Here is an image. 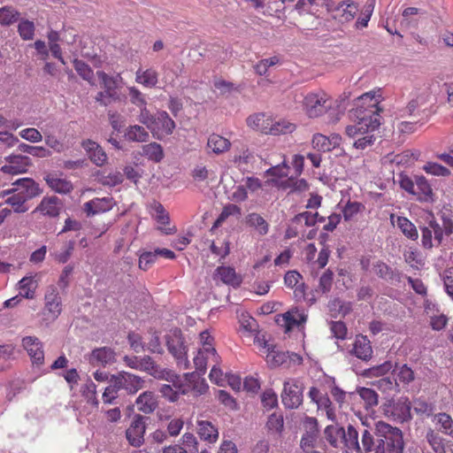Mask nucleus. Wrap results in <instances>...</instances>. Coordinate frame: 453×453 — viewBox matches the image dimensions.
Returning a JSON list of instances; mask_svg holds the SVG:
<instances>
[{"instance_id":"nucleus-50","label":"nucleus","mask_w":453,"mask_h":453,"mask_svg":"<svg viewBox=\"0 0 453 453\" xmlns=\"http://www.w3.org/2000/svg\"><path fill=\"white\" fill-rule=\"evenodd\" d=\"M17 151L27 153L37 157H46L50 156V151L43 147L31 146L26 143L19 144Z\"/></svg>"},{"instance_id":"nucleus-34","label":"nucleus","mask_w":453,"mask_h":453,"mask_svg":"<svg viewBox=\"0 0 453 453\" xmlns=\"http://www.w3.org/2000/svg\"><path fill=\"white\" fill-rule=\"evenodd\" d=\"M198 434L200 438L209 442L216 441L219 436L217 428L209 421H198Z\"/></svg>"},{"instance_id":"nucleus-22","label":"nucleus","mask_w":453,"mask_h":453,"mask_svg":"<svg viewBox=\"0 0 453 453\" xmlns=\"http://www.w3.org/2000/svg\"><path fill=\"white\" fill-rule=\"evenodd\" d=\"M324 436L327 442L334 448H339L341 440L345 436V429L338 424H332L324 429Z\"/></svg>"},{"instance_id":"nucleus-7","label":"nucleus","mask_w":453,"mask_h":453,"mask_svg":"<svg viewBox=\"0 0 453 453\" xmlns=\"http://www.w3.org/2000/svg\"><path fill=\"white\" fill-rule=\"evenodd\" d=\"M304 433L300 441V447L304 453H316L313 450L319 434V422L316 418L306 417L303 421Z\"/></svg>"},{"instance_id":"nucleus-1","label":"nucleus","mask_w":453,"mask_h":453,"mask_svg":"<svg viewBox=\"0 0 453 453\" xmlns=\"http://www.w3.org/2000/svg\"><path fill=\"white\" fill-rule=\"evenodd\" d=\"M377 437L376 453H403L404 441L403 431L384 421L375 423Z\"/></svg>"},{"instance_id":"nucleus-20","label":"nucleus","mask_w":453,"mask_h":453,"mask_svg":"<svg viewBox=\"0 0 453 453\" xmlns=\"http://www.w3.org/2000/svg\"><path fill=\"white\" fill-rule=\"evenodd\" d=\"M82 148L87 151L90 160L98 166L103 165L106 160L107 156L104 150L96 142L87 140L82 142Z\"/></svg>"},{"instance_id":"nucleus-33","label":"nucleus","mask_w":453,"mask_h":453,"mask_svg":"<svg viewBox=\"0 0 453 453\" xmlns=\"http://www.w3.org/2000/svg\"><path fill=\"white\" fill-rule=\"evenodd\" d=\"M142 150L141 154L155 163H159L164 158V150L159 143L150 142L142 146Z\"/></svg>"},{"instance_id":"nucleus-13","label":"nucleus","mask_w":453,"mask_h":453,"mask_svg":"<svg viewBox=\"0 0 453 453\" xmlns=\"http://www.w3.org/2000/svg\"><path fill=\"white\" fill-rule=\"evenodd\" d=\"M115 381L119 389L124 388L128 394H135L144 386V380L141 377L126 372L115 375Z\"/></svg>"},{"instance_id":"nucleus-16","label":"nucleus","mask_w":453,"mask_h":453,"mask_svg":"<svg viewBox=\"0 0 453 453\" xmlns=\"http://www.w3.org/2000/svg\"><path fill=\"white\" fill-rule=\"evenodd\" d=\"M88 361L92 365H111L116 362V352L110 347L96 348L92 350Z\"/></svg>"},{"instance_id":"nucleus-21","label":"nucleus","mask_w":453,"mask_h":453,"mask_svg":"<svg viewBox=\"0 0 453 453\" xmlns=\"http://www.w3.org/2000/svg\"><path fill=\"white\" fill-rule=\"evenodd\" d=\"M414 196L421 202H433V190L427 180L423 176H415Z\"/></svg>"},{"instance_id":"nucleus-46","label":"nucleus","mask_w":453,"mask_h":453,"mask_svg":"<svg viewBox=\"0 0 453 453\" xmlns=\"http://www.w3.org/2000/svg\"><path fill=\"white\" fill-rule=\"evenodd\" d=\"M302 220H304L305 226H312L317 222H324L325 217L319 216L318 212L311 213L310 211H303L292 219L293 223H300Z\"/></svg>"},{"instance_id":"nucleus-6","label":"nucleus","mask_w":453,"mask_h":453,"mask_svg":"<svg viewBox=\"0 0 453 453\" xmlns=\"http://www.w3.org/2000/svg\"><path fill=\"white\" fill-rule=\"evenodd\" d=\"M140 371L145 372L156 379L165 380L171 383H173L176 388H180L181 387L180 385L177 384V381H179L178 375H176L171 370L162 369L150 356H144L143 357H141Z\"/></svg>"},{"instance_id":"nucleus-32","label":"nucleus","mask_w":453,"mask_h":453,"mask_svg":"<svg viewBox=\"0 0 453 453\" xmlns=\"http://www.w3.org/2000/svg\"><path fill=\"white\" fill-rule=\"evenodd\" d=\"M282 317L286 323L287 331L291 330L293 326H299L304 324L307 320V315L300 312L297 309L285 312Z\"/></svg>"},{"instance_id":"nucleus-12","label":"nucleus","mask_w":453,"mask_h":453,"mask_svg":"<svg viewBox=\"0 0 453 453\" xmlns=\"http://www.w3.org/2000/svg\"><path fill=\"white\" fill-rule=\"evenodd\" d=\"M44 300L48 319L51 320L57 319L61 313L62 308L61 298L55 286L50 285L47 288Z\"/></svg>"},{"instance_id":"nucleus-15","label":"nucleus","mask_w":453,"mask_h":453,"mask_svg":"<svg viewBox=\"0 0 453 453\" xmlns=\"http://www.w3.org/2000/svg\"><path fill=\"white\" fill-rule=\"evenodd\" d=\"M6 160L9 162L8 165H4L2 171L5 173L18 174L23 173L27 171V167L31 165V159L27 156L20 154H13L9 156Z\"/></svg>"},{"instance_id":"nucleus-29","label":"nucleus","mask_w":453,"mask_h":453,"mask_svg":"<svg viewBox=\"0 0 453 453\" xmlns=\"http://www.w3.org/2000/svg\"><path fill=\"white\" fill-rule=\"evenodd\" d=\"M245 223L256 229L259 234L265 235L268 233L269 225L266 220L258 213L252 212L245 218Z\"/></svg>"},{"instance_id":"nucleus-48","label":"nucleus","mask_w":453,"mask_h":453,"mask_svg":"<svg viewBox=\"0 0 453 453\" xmlns=\"http://www.w3.org/2000/svg\"><path fill=\"white\" fill-rule=\"evenodd\" d=\"M397 226L406 237L411 240L418 239V234L417 228L408 219L404 217H398Z\"/></svg>"},{"instance_id":"nucleus-59","label":"nucleus","mask_w":453,"mask_h":453,"mask_svg":"<svg viewBox=\"0 0 453 453\" xmlns=\"http://www.w3.org/2000/svg\"><path fill=\"white\" fill-rule=\"evenodd\" d=\"M378 388L382 391L394 390L397 393L401 391L400 384L395 378L385 377L377 381Z\"/></svg>"},{"instance_id":"nucleus-55","label":"nucleus","mask_w":453,"mask_h":453,"mask_svg":"<svg viewBox=\"0 0 453 453\" xmlns=\"http://www.w3.org/2000/svg\"><path fill=\"white\" fill-rule=\"evenodd\" d=\"M5 203L10 204L12 207L13 211L16 213H24L28 211V206L25 203L24 199L17 196L16 193H14L12 196H10L5 200Z\"/></svg>"},{"instance_id":"nucleus-8","label":"nucleus","mask_w":453,"mask_h":453,"mask_svg":"<svg viewBox=\"0 0 453 453\" xmlns=\"http://www.w3.org/2000/svg\"><path fill=\"white\" fill-rule=\"evenodd\" d=\"M150 418L135 414L130 426L126 431V437L129 444L133 447H140L144 442V434L146 431V420Z\"/></svg>"},{"instance_id":"nucleus-58","label":"nucleus","mask_w":453,"mask_h":453,"mask_svg":"<svg viewBox=\"0 0 453 453\" xmlns=\"http://www.w3.org/2000/svg\"><path fill=\"white\" fill-rule=\"evenodd\" d=\"M18 32L24 40H31L35 34V25L27 19L20 21L18 26Z\"/></svg>"},{"instance_id":"nucleus-30","label":"nucleus","mask_w":453,"mask_h":453,"mask_svg":"<svg viewBox=\"0 0 453 453\" xmlns=\"http://www.w3.org/2000/svg\"><path fill=\"white\" fill-rule=\"evenodd\" d=\"M342 443H343L349 449H353L357 453H361V446L358 441V432L352 425L348 426L347 431H345V436L341 440V444Z\"/></svg>"},{"instance_id":"nucleus-4","label":"nucleus","mask_w":453,"mask_h":453,"mask_svg":"<svg viewBox=\"0 0 453 453\" xmlns=\"http://www.w3.org/2000/svg\"><path fill=\"white\" fill-rule=\"evenodd\" d=\"M168 351L176 358L179 365H183L184 369L189 366L187 358V346L182 336L181 330L175 328L165 336Z\"/></svg>"},{"instance_id":"nucleus-2","label":"nucleus","mask_w":453,"mask_h":453,"mask_svg":"<svg viewBox=\"0 0 453 453\" xmlns=\"http://www.w3.org/2000/svg\"><path fill=\"white\" fill-rule=\"evenodd\" d=\"M382 109L378 106V101L370 108H357L352 113V117L357 119V123L346 127V134L349 137H355L358 134H365L374 131L380 126V112Z\"/></svg>"},{"instance_id":"nucleus-38","label":"nucleus","mask_w":453,"mask_h":453,"mask_svg":"<svg viewBox=\"0 0 453 453\" xmlns=\"http://www.w3.org/2000/svg\"><path fill=\"white\" fill-rule=\"evenodd\" d=\"M296 129V126L287 120L274 122L271 119L267 134L279 135L290 134Z\"/></svg>"},{"instance_id":"nucleus-9","label":"nucleus","mask_w":453,"mask_h":453,"mask_svg":"<svg viewBox=\"0 0 453 453\" xmlns=\"http://www.w3.org/2000/svg\"><path fill=\"white\" fill-rule=\"evenodd\" d=\"M263 347L267 350L266 362L271 368L285 364L288 358L294 362L298 361L299 364L302 363L303 359L297 354L292 353L289 355L288 352L276 350V346L269 344L266 341L263 342Z\"/></svg>"},{"instance_id":"nucleus-26","label":"nucleus","mask_w":453,"mask_h":453,"mask_svg":"<svg viewBox=\"0 0 453 453\" xmlns=\"http://www.w3.org/2000/svg\"><path fill=\"white\" fill-rule=\"evenodd\" d=\"M328 309L333 318L339 316L344 318L352 311V303L344 302L340 298H334L328 303Z\"/></svg>"},{"instance_id":"nucleus-3","label":"nucleus","mask_w":453,"mask_h":453,"mask_svg":"<svg viewBox=\"0 0 453 453\" xmlns=\"http://www.w3.org/2000/svg\"><path fill=\"white\" fill-rule=\"evenodd\" d=\"M382 413L389 419L403 424L412 419L411 403L408 397L391 398L381 405Z\"/></svg>"},{"instance_id":"nucleus-54","label":"nucleus","mask_w":453,"mask_h":453,"mask_svg":"<svg viewBox=\"0 0 453 453\" xmlns=\"http://www.w3.org/2000/svg\"><path fill=\"white\" fill-rule=\"evenodd\" d=\"M110 385L105 388L103 394V400L104 403H111L117 397V392L119 390L117 381H115V375H111L109 380Z\"/></svg>"},{"instance_id":"nucleus-61","label":"nucleus","mask_w":453,"mask_h":453,"mask_svg":"<svg viewBox=\"0 0 453 453\" xmlns=\"http://www.w3.org/2000/svg\"><path fill=\"white\" fill-rule=\"evenodd\" d=\"M334 273L331 270H326L319 278V284L318 291L323 294H327L332 288Z\"/></svg>"},{"instance_id":"nucleus-28","label":"nucleus","mask_w":453,"mask_h":453,"mask_svg":"<svg viewBox=\"0 0 453 453\" xmlns=\"http://www.w3.org/2000/svg\"><path fill=\"white\" fill-rule=\"evenodd\" d=\"M216 274L224 283L233 287H238L242 283L241 277L236 274L235 270L232 267L219 266L216 269Z\"/></svg>"},{"instance_id":"nucleus-35","label":"nucleus","mask_w":453,"mask_h":453,"mask_svg":"<svg viewBox=\"0 0 453 453\" xmlns=\"http://www.w3.org/2000/svg\"><path fill=\"white\" fill-rule=\"evenodd\" d=\"M58 201V198L56 196L43 198L34 212L39 211L50 217H57L59 214V209L57 206Z\"/></svg>"},{"instance_id":"nucleus-64","label":"nucleus","mask_w":453,"mask_h":453,"mask_svg":"<svg viewBox=\"0 0 453 453\" xmlns=\"http://www.w3.org/2000/svg\"><path fill=\"white\" fill-rule=\"evenodd\" d=\"M155 119L156 117L151 115L145 107L141 109L139 121L145 125L154 134H156Z\"/></svg>"},{"instance_id":"nucleus-43","label":"nucleus","mask_w":453,"mask_h":453,"mask_svg":"<svg viewBox=\"0 0 453 453\" xmlns=\"http://www.w3.org/2000/svg\"><path fill=\"white\" fill-rule=\"evenodd\" d=\"M126 137L132 142H143L148 141L150 135L144 127L134 125L127 129Z\"/></svg>"},{"instance_id":"nucleus-18","label":"nucleus","mask_w":453,"mask_h":453,"mask_svg":"<svg viewBox=\"0 0 453 453\" xmlns=\"http://www.w3.org/2000/svg\"><path fill=\"white\" fill-rule=\"evenodd\" d=\"M372 352L373 351L371 342L367 339V337L364 335H357L350 353L355 355L359 359L368 361L372 358Z\"/></svg>"},{"instance_id":"nucleus-53","label":"nucleus","mask_w":453,"mask_h":453,"mask_svg":"<svg viewBox=\"0 0 453 453\" xmlns=\"http://www.w3.org/2000/svg\"><path fill=\"white\" fill-rule=\"evenodd\" d=\"M213 85L216 89L219 90L220 96H229L233 92H238V87L235 86L233 82L226 81L222 79H216L213 82Z\"/></svg>"},{"instance_id":"nucleus-10","label":"nucleus","mask_w":453,"mask_h":453,"mask_svg":"<svg viewBox=\"0 0 453 453\" xmlns=\"http://www.w3.org/2000/svg\"><path fill=\"white\" fill-rule=\"evenodd\" d=\"M282 403L286 408L296 409L303 402V389L297 381L284 382L283 393L281 395Z\"/></svg>"},{"instance_id":"nucleus-45","label":"nucleus","mask_w":453,"mask_h":453,"mask_svg":"<svg viewBox=\"0 0 453 453\" xmlns=\"http://www.w3.org/2000/svg\"><path fill=\"white\" fill-rule=\"evenodd\" d=\"M426 438L434 453H446L444 439L439 434L430 429L427 431Z\"/></svg>"},{"instance_id":"nucleus-56","label":"nucleus","mask_w":453,"mask_h":453,"mask_svg":"<svg viewBox=\"0 0 453 453\" xmlns=\"http://www.w3.org/2000/svg\"><path fill=\"white\" fill-rule=\"evenodd\" d=\"M312 147L318 151L326 152L331 150V143L328 137L322 134H316L312 138Z\"/></svg>"},{"instance_id":"nucleus-40","label":"nucleus","mask_w":453,"mask_h":453,"mask_svg":"<svg viewBox=\"0 0 453 453\" xmlns=\"http://www.w3.org/2000/svg\"><path fill=\"white\" fill-rule=\"evenodd\" d=\"M177 384L182 386V383L180 382V379L179 381H177ZM159 392L165 398L168 399L170 402H176L179 398L180 392L185 395L187 393V390L183 388V387H180V388H176L173 384V386L168 384H163L159 388Z\"/></svg>"},{"instance_id":"nucleus-51","label":"nucleus","mask_w":453,"mask_h":453,"mask_svg":"<svg viewBox=\"0 0 453 453\" xmlns=\"http://www.w3.org/2000/svg\"><path fill=\"white\" fill-rule=\"evenodd\" d=\"M361 453H369L374 451L376 453L377 440L375 441L373 435L368 430H364L361 434Z\"/></svg>"},{"instance_id":"nucleus-44","label":"nucleus","mask_w":453,"mask_h":453,"mask_svg":"<svg viewBox=\"0 0 453 453\" xmlns=\"http://www.w3.org/2000/svg\"><path fill=\"white\" fill-rule=\"evenodd\" d=\"M36 287L37 283L34 280L33 277H24L19 281V288L21 291L20 295L27 299L34 298Z\"/></svg>"},{"instance_id":"nucleus-19","label":"nucleus","mask_w":453,"mask_h":453,"mask_svg":"<svg viewBox=\"0 0 453 453\" xmlns=\"http://www.w3.org/2000/svg\"><path fill=\"white\" fill-rule=\"evenodd\" d=\"M111 197L94 198L84 203V211L87 216H93L100 212H105L112 208Z\"/></svg>"},{"instance_id":"nucleus-37","label":"nucleus","mask_w":453,"mask_h":453,"mask_svg":"<svg viewBox=\"0 0 453 453\" xmlns=\"http://www.w3.org/2000/svg\"><path fill=\"white\" fill-rule=\"evenodd\" d=\"M73 67L77 73L90 85H95L94 72L91 67L82 60L74 58L73 60Z\"/></svg>"},{"instance_id":"nucleus-11","label":"nucleus","mask_w":453,"mask_h":453,"mask_svg":"<svg viewBox=\"0 0 453 453\" xmlns=\"http://www.w3.org/2000/svg\"><path fill=\"white\" fill-rule=\"evenodd\" d=\"M14 191L17 196L24 199L25 203L28 200L38 196L42 194V190L40 188L38 183L30 178H21L13 182Z\"/></svg>"},{"instance_id":"nucleus-27","label":"nucleus","mask_w":453,"mask_h":453,"mask_svg":"<svg viewBox=\"0 0 453 453\" xmlns=\"http://www.w3.org/2000/svg\"><path fill=\"white\" fill-rule=\"evenodd\" d=\"M44 180L49 187L58 193L67 194L73 189V185L69 180L58 178L55 174H47Z\"/></svg>"},{"instance_id":"nucleus-36","label":"nucleus","mask_w":453,"mask_h":453,"mask_svg":"<svg viewBox=\"0 0 453 453\" xmlns=\"http://www.w3.org/2000/svg\"><path fill=\"white\" fill-rule=\"evenodd\" d=\"M156 133L159 130L165 132L167 134L173 133L175 128L174 121L169 117L167 112L162 111L157 114L155 119Z\"/></svg>"},{"instance_id":"nucleus-62","label":"nucleus","mask_w":453,"mask_h":453,"mask_svg":"<svg viewBox=\"0 0 453 453\" xmlns=\"http://www.w3.org/2000/svg\"><path fill=\"white\" fill-rule=\"evenodd\" d=\"M266 426L269 430L281 433L284 426L283 416L277 413L271 414L268 418Z\"/></svg>"},{"instance_id":"nucleus-41","label":"nucleus","mask_w":453,"mask_h":453,"mask_svg":"<svg viewBox=\"0 0 453 453\" xmlns=\"http://www.w3.org/2000/svg\"><path fill=\"white\" fill-rule=\"evenodd\" d=\"M96 75L101 80L103 88L107 91V94H111L115 96L117 94L115 90L118 88V81L120 76L112 77L103 71H98Z\"/></svg>"},{"instance_id":"nucleus-52","label":"nucleus","mask_w":453,"mask_h":453,"mask_svg":"<svg viewBox=\"0 0 453 453\" xmlns=\"http://www.w3.org/2000/svg\"><path fill=\"white\" fill-rule=\"evenodd\" d=\"M375 5V0H367L364 9L362 10L361 16L357 19L356 26L357 27H367L368 21L372 14L373 9Z\"/></svg>"},{"instance_id":"nucleus-42","label":"nucleus","mask_w":453,"mask_h":453,"mask_svg":"<svg viewBox=\"0 0 453 453\" xmlns=\"http://www.w3.org/2000/svg\"><path fill=\"white\" fill-rule=\"evenodd\" d=\"M20 13L12 6H4L0 8V24L2 26H11L17 22Z\"/></svg>"},{"instance_id":"nucleus-5","label":"nucleus","mask_w":453,"mask_h":453,"mask_svg":"<svg viewBox=\"0 0 453 453\" xmlns=\"http://www.w3.org/2000/svg\"><path fill=\"white\" fill-rule=\"evenodd\" d=\"M331 107L330 98L323 92L310 93L303 99V108L309 118H318Z\"/></svg>"},{"instance_id":"nucleus-14","label":"nucleus","mask_w":453,"mask_h":453,"mask_svg":"<svg viewBox=\"0 0 453 453\" xmlns=\"http://www.w3.org/2000/svg\"><path fill=\"white\" fill-rule=\"evenodd\" d=\"M22 345L27 351L34 364L42 365L44 361L42 343L35 336H26L22 339Z\"/></svg>"},{"instance_id":"nucleus-23","label":"nucleus","mask_w":453,"mask_h":453,"mask_svg":"<svg viewBox=\"0 0 453 453\" xmlns=\"http://www.w3.org/2000/svg\"><path fill=\"white\" fill-rule=\"evenodd\" d=\"M271 119H272L265 116V113L259 112L248 117L246 122L252 129L259 130L263 134H267Z\"/></svg>"},{"instance_id":"nucleus-31","label":"nucleus","mask_w":453,"mask_h":453,"mask_svg":"<svg viewBox=\"0 0 453 453\" xmlns=\"http://www.w3.org/2000/svg\"><path fill=\"white\" fill-rule=\"evenodd\" d=\"M230 142L216 134H212L209 136L207 142L208 149L211 150L215 154H220L229 150Z\"/></svg>"},{"instance_id":"nucleus-39","label":"nucleus","mask_w":453,"mask_h":453,"mask_svg":"<svg viewBox=\"0 0 453 453\" xmlns=\"http://www.w3.org/2000/svg\"><path fill=\"white\" fill-rule=\"evenodd\" d=\"M434 420L440 426L439 431L453 437V419L449 414L445 412L435 414Z\"/></svg>"},{"instance_id":"nucleus-24","label":"nucleus","mask_w":453,"mask_h":453,"mask_svg":"<svg viewBox=\"0 0 453 453\" xmlns=\"http://www.w3.org/2000/svg\"><path fill=\"white\" fill-rule=\"evenodd\" d=\"M136 404L138 410L145 414L152 413L157 406L153 393L150 391H145L140 395L136 399Z\"/></svg>"},{"instance_id":"nucleus-49","label":"nucleus","mask_w":453,"mask_h":453,"mask_svg":"<svg viewBox=\"0 0 453 453\" xmlns=\"http://www.w3.org/2000/svg\"><path fill=\"white\" fill-rule=\"evenodd\" d=\"M393 368L390 361H386L381 365L372 366L364 371L363 376L366 378L380 377L387 374Z\"/></svg>"},{"instance_id":"nucleus-63","label":"nucleus","mask_w":453,"mask_h":453,"mask_svg":"<svg viewBox=\"0 0 453 453\" xmlns=\"http://www.w3.org/2000/svg\"><path fill=\"white\" fill-rule=\"evenodd\" d=\"M127 341L130 344V347L136 353L144 351L146 349V345L143 343L142 338L139 334H136L134 332L129 333L127 335Z\"/></svg>"},{"instance_id":"nucleus-60","label":"nucleus","mask_w":453,"mask_h":453,"mask_svg":"<svg viewBox=\"0 0 453 453\" xmlns=\"http://www.w3.org/2000/svg\"><path fill=\"white\" fill-rule=\"evenodd\" d=\"M396 375L399 382H402L406 385L410 384L415 380L414 372L407 365H401L398 368Z\"/></svg>"},{"instance_id":"nucleus-57","label":"nucleus","mask_w":453,"mask_h":453,"mask_svg":"<svg viewBox=\"0 0 453 453\" xmlns=\"http://www.w3.org/2000/svg\"><path fill=\"white\" fill-rule=\"evenodd\" d=\"M137 72V81L148 87H154L157 83V73L153 69H147L141 75Z\"/></svg>"},{"instance_id":"nucleus-17","label":"nucleus","mask_w":453,"mask_h":453,"mask_svg":"<svg viewBox=\"0 0 453 453\" xmlns=\"http://www.w3.org/2000/svg\"><path fill=\"white\" fill-rule=\"evenodd\" d=\"M358 12V7L355 3L349 1L340 2L333 10L334 19H339L340 22H348L354 19Z\"/></svg>"},{"instance_id":"nucleus-25","label":"nucleus","mask_w":453,"mask_h":453,"mask_svg":"<svg viewBox=\"0 0 453 453\" xmlns=\"http://www.w3.org/2000/svg\"><path fill=\"white\" fill-rule=\"evenodd\" d=\"M374 273L380 279L393 282L400 281V274L395 272L389 265L382 261H378L373 265Z\"/></svg>"},{"instance_id":"nucleus-47","label":"nucleus","mask_w":453,"mask_h":453,"mask_svg":"<svg viewBox=\"0 0 453 453\" xmlns=\"http://www.w3.org/2000/svg\"><path fill=\"white\" fill-rule=\"evenodd\" d=\"M359 396L364 400L365 408H372L378 405L379 395L375 390L369 388H360L357 390Z\"/></svg>"}]
</instances>
